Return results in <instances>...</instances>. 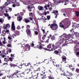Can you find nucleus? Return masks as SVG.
<instances>
[{
	"mask_svg": "<svg viewBox=\"0 0 79 79\" xmlns=\"http://www.w3.org/2000/svg\"><path fill=\"white\" fill-rule=\"evenodd\" d=\"M67 35L66 33L63 34L60 36V40L61 41H64L66 40V39L65 38L66 37H70L69 35Z\"/></svg>",
	"mask_w": 79,
	"mask_h": 79,
	"instance_id": "nucleus-4",
	"label": "nucleus"
},
{
	"mask_svg": "<svg viewBox=\"0 0 79 79\" xmlns=\"http://www.w3.org/2000/svg\"><path fill=\"white\" fill-rule=\"evenodd\" d=\"M7 57L9 58L8 59V61H13V57H10L9 56H7Z\"/></svg>",
	"mask_w": 79,
	"mask_h": 79,
	"instance_id": "nucleus-17",
	"label": "nucleus"
},
{
	"mask_svg": "<svg viewBox=\"0 0 79 79\" xmlns=\"http://www.w3.org/2000/svg\"><path fill=\"white\" fill-rule=\"evenodd\" d=\"M21 75H22V73L21 72V71H19L18 75H20V76H21Z\"/></svg>",
	"mask_w": 79,
	"mask_h": 79,
	"instance_id": "nucleus-40",
	"label": "nucleus"
},
{
	"mask_svg": "<svg viewBox=\"0 0 79 79\" xmlns=\"http://www.w3.org/2000/svg\"><path fill=\"white\" fill-rule=\"evenodd\" d=\"M67 74L66 75V77L67 78H69V77H71L73 76V73L71 72H69L68 71L67 72Z\"/></svg>",
	"mask_w": 79,
	"mask_h": 79,
	"instance_id": "nucleus-7",
	"label": "nucleus"
},
{
	"mask_svg": "<svg viewBox=\"0 0 79 79\" xmlns=\"http://www.w3.org/2000/svg\"><path fill=\"white\" fill-rule=\"evenodd\" d=\"M58 10H56V13H55V15L58 16Z\"/></svg>",
	"mask_w": 79,
	"mask_h": 79,
	"instance_id": "nucleus-42",
	"label": "nucleus"
},
{
	"mask_svg": "<svg viewBox=\"0 0 79 79\" xmlns=\"http://www.w3.org/2000/svg\"><path fill=\"white\" fill-rule=\"evenodd\" d=\"M52 62H53V63H54V64H55V63H56V61H55V60L54 59H53L52 60Z\"/></svg>",
	"mask_w": 79,
	"mask_h": 79,
	"instance_id": "nucleus-51",
	"label": "nucleus"
},
{
	"mask_svg": "<svg viewBox=\"0 0 79 79\" xmlns=\"http://www.w3.org/2000/svg\"><path fill=\"white\" fill-rule=\"evenodd\" d=\"M50 26V27L52 30L55 31L56 30H57V29H58L57 24L55 23V22H54L51 25L50 24H49L48 26Z\"/></svg>",
	"mask_w": 79,
	"mask_h": 79,
	"instance_id": "nucleus-2",
	"label": "nucleus"
},
{
	"mask_svg": "<svg viewBox=\"0 0 79 79\" xmlns=\"http://www.w3.org/2000/svg\"><path fill=\"white\" fill-rule=\"evenodd\" d=\"M4 15L6 17V16H9V15L8 14H6V13L4 14Z\"/></svg>",
	"mask_w": 79,
	"mask_h": 79,
	"instance_id": "nucleus-56",
	"label": "nucleus"
},
{
	"mask_svg": "<svg viewBox=\"0 0 79 79\" xmlns=\"http://www.w3.org/2000/svg\"><path fill=\"white\" fill-rule=\"evenodd\" d=\"M76 15L77 16V17H79V12L78 11H76Z\"/></svg>",
	"mask_w": 79,
	"mask_h": 79,
	"instance_id": "nucleus-30",
	"label": "nucleus"
},
{
	"mask_svg": "<svg viewBox=\"0 0 79 79\" xmlns=\"http://www.w3.org/2000/svg\"><path fill=\"white\" fill-rule=\"evenodd\" d=\"M49 79H54V77L52 75H50V76L48 77Z\"/></svg>",
	"mask_w": 79,
	"mask_h": 79,
	"instance_id": "nucleus-29",
	"label": "nucleus"
},
{
	"mask_svg": "<svg viewBox=\"0 0 79 79\" xmlns=\"http://www.w3.org/2000/svg\"><path fill=\"white\" fill-rule=\"evenodd\" d=\"M11 2L12 3H15L16 2V0H12Z\"/></svg>",
	"mask_w": 79,
	"mask_h": 79,
	"instance_id": "nucleus-32",
	"label": "nucleus"
},
{
	"mask_svg": "<svg viewBox=\"0 0 79 79\" xmlns=\"http://www.w3.org/2000/svg\"><path fill=\"white\" fill-rule=\"evenodd\" d=\"M30 63H28L27 64H24L26 67H27V66L28 67H31V64H30Z\"/></svg>",
	"mask_w": 79,
	"mask_h": 79,
	"instance_id": "nucleus-16",
	"label": "nucleus"
},
{
	"mask_svg": "<svg viewBox=\"0 0 79 79\" xmlns=\"http://www.w3.org/2000/svg\"><path fill=\"white\" fill-rule=\"evenodd\" d=\"M8 39L9 40H11L12 38L8 36Z\"/></svg>",
	"mask_w": 79,
	"mask_h": 79,
	"instance_id": "nucleus-64",
	"label": "nucleus"
},
{
	"mask_svg": "<svg viewBox=\"0 0 79 79\" xmlns=\"http://www.w3.org/2000/svg\"><path fill=\"white\" fill-rule=\"evenodd\" d=\"M35 35H37L39 34V32H38L37 31H35Z\"/></svg>",
	"mask_w": 79,
	"mask_h": 79,
	"instance_id": "nucleus-41",
	"label": "nucleus"
},
{
	"mask_svg": "<svg viewBox=\"0 0 79 79\" xmlns=\"http://www.w3.org/2000/svg\"><path fill=\"white\" fill-rule=\"evenodd\" d=\"M69 2V0H65V4H64V5H67V4H68V2Z\"/></svg>",
	"mask_w": 79,
	"mask_h": 79,
	"instance_id": "nucleus-35",
	"label": "nucleus"
},
{
	"mask_svg": "<svg viewBox=\"0 0 79 79\" xmlns=\"http://www.w3.org/2000/svg\"><path fill=\"white\" fill-rule=\"evenodd\" d=\"M7 47H12V46L11 45V44H9L7 45Z\"/></svg>",
	"mask_w": 79,
	"mask_h": 79,
	"instance_id": "nucleus-44",
	"label": "nucleus"
},
{
	"mask_svg": "<svg viewBox=\"0 0 79 79\" xmlns=\"http://www.w3.org/2000/svg\"><path fill=\"white\" fill-rule=\"evenodd\" d=\"M25 48L27 51H29L31 49V46L29 45L28 44H27L25 45Z\"/></svg>",
	"mask_w": 79,
	"mask_h": 79,
	"instance_id": "nucleus-8",
	"label": "nucleus"
},
{
	"mask_svg": "<svg viewBox=\"0 0 79 79\" xmlns=\"http://www.w3.org/2000/svg\"><path fill=\"white\" fill-rule=\"evenodd\" d=\"M20 15H21V16H23L24 15V13L23 12H21L20 13Z\"/></svg>",
	"mask_w": 79,
	"mask_h": 79,
	"instance_id": "nucleus-58",
	"label": "nucleus"
},
{
	"mask_svg": "<svg viewBox=\"0 0 79 79\" xmlns=\"http://www.w3.org/2000/svg\"><path fill=\"white\" fill-rule=\"evenodd\" d=\"M69 67L70 69L73 71H74L75 70V68L74 67L71 68H72V66L71 67L70 65L69 66Z\"/></svg>",
	"mask_w": 79,
	"mask_h": 79,
	"instance_id": "nucleus-28",
	"label": "nucleus"
},
{
	"mask_svg": "<svg viewBox=\"0 0 79 79\" xmlns=\"http://www.w3.org/2000/svg\"><path fill=\"white\" fill-rule=\"evenodd\" d=\"M19 71H18V70H16L15 72V73L16 74H18V72H19Z\"/></svg>",
	"mask_w": 79,
	"mask_h": 79,
	"instance_id": "nucleus-52",
	"label": "nucleus"
},
{
	"mask_svg": "<svg viewBox=\"0 0 79 79\" xmlns=\"http://www.w3.org/2000/svg\"><path fill=\"white\" fill-rule=\"evenodd\" d=\"M11 29L13 31L15 30V22H13L11 25Z\"/></svg>",
	"mask_w": 79,
	"mask_h": 79,
	"instance_id": "nucleus-12",
	"label": "nucleus"
},
{
	"mask_svg": "<svg viewBox=\"0 0 79 79\" xmlns=\"http://www.w3.org/2000/svg\"><path fill=\"white\" fill-rule=\"evenodd\" d=\"M16 34L17 35H20V32L18 31H17Z\"/></svg>",
	"mask_w": 79,
	"mask_h": 79,
	"instance_id": "nucleus-37",
	"label": "nucleus"
},
{
	"mask_svg": "<svg viewBox=\"0 0 79 79\" xmlns=\"http://www.w3.org/2000/svg\"><path fill=\"white\" fill-rule=\"evenodd\" d=\"M4 61H6V62H7V63H8V60L7 59H6V58H4Z\"/></svg>",
	"mask_w": 79,
	"mask_h": 79,
	"instance_id": "nucleus-59",
	"label": "nucleus"
},
{
	"mask_svg": "<svg viewBox=\"0 0 79 79\" xmlns=\"http://www.w3.org/2000/svg\"><path fill=\"white\" fill-rule=\"evenodd\" d=\"M31 69H25V72L27 73V74H29L30 73V72H32V70H31Z\"/></svg>",
	"mask_w": 79,
	"mask_h": 79,
	"instance_id": "nucleus-10",
	"label": "nucleus"
},
{
	"mask_svg": "<svg viewBox=\"0 0 79 79\" xmlns=\"http://www.w3.org/2000/svg\"><path fill=\"white\" fill-rule=\"evenodd\" d=\"M54 66H56V67H57V68H58L59 69H60V71H61L62 70H64L62 68V67L61 66V64H54Z\"/></svg>",
	"mask_w": 79,
	"mask_h": 79,
	"instance_id": "nucleus-6",
	"label": "nucleus"
},
{
	"mask_svg": "<svg viewBox=\"0 0 79 79\" xmlns=\"http://www.w3.org/2000/svg\"><path fill=\"white\" fill-rule=\"evenodd\" d=\"M12 75H11L9 76H7V77H9V79H10V78H11L12 77H12Z\"/></svg>",
	"mask_w": 79,
	"mask_h": 79,
	"instance_id": "nucleus-47",
	"label": "nucleus"
},
{
	"mask_svg": "<svg viewBox=\"0 0 79 79\" xmlns=\"http://www.w3.org/2000/svg\"><path fill=\"white\" fill-rule=\"evenodd\" d=\"M62 59L63 61H66V57L64 56L63 55L62 56Z\"/></svg>",
	"mask_w": 79,
	"mask_h": 79,
	"instance_id": "nucleus-15",
	"label": "nucleus"
},
{
	"mask_svg": "<svg viewBox=\"0 0 79 79\" xmlns=\"http://www.w3.org/2000/svg\"><path fill=\"white\" fill-rule=\"evenodd\" d=\"M48 48H52V44H49L47 46Z\"/></svg>",
	"mask_w": 79,
	"mask_h": 79,
	"instance_id": "nucleus-22",
	"label": "nucleus"
},
{
	"mask_svg": "<svg viewBox=\"0 0 79 79\" xmlns=\"http://www.w3.org/2000/svg\"><path fill=\"white\" fill-rule=\"evenodd\" d=\"M15 55V54L13 55L12 54H11L10 55V56L11 57H12L13 59H14V58H13L14 57H15V56H14Z\"/></svg>",
	"mask_w": 79,
	"mask_h": 79,
	"instance_id": "nucleus-46",
	"label": "nucleus"
},
{
	"mask_svg": "<svg viewBox=\"0 0 79 79\" xmlns=\"http://www.w3.org/2000/svg\"><path fill=\"white\" fill-rule=\"evenodd\" d=\"M58 52L59 53H61V50L60 49H58Z\"/></svg>",
	"mask_w": 79,
	"mask_h": 79,
	"instance_id": "nucleus-60",
	"label": "nucleus"
},
{
	"mask_svg": "<svg viewBox=\"0 0 79 79\" xmlns=\"http://www.w3.org/2000/svg\"><path fill=\"white\" fill-rule=\"evenodd\" d=\"M42 73H43L42 74H41V76L42 75L43 76H44V74H45V72H44L43 71L42 72Z\"/></svg>",
	"mask_w": 79,
	"mask_h": 79,
	"instance_id": "nucleus-54",
	"label": "nucleus"
},
{
	"mask_svg": "<svg viewBox=\"0 0 79 79\" xmlns=\"http://www.w3.org/2000/svg\"><path fill=\"white\" fill-rule=\"evenodd\" d=\"M15 5H16V6H20V4L19 3L16 2L15 3Z\"/></svg>",
	"mask_w": 79,
	"mask_h": 79,
	"instance_id": "nucleus-25",
	"label": "nucleus"
},
{
	"mask_svg": "<svg viewBox=\"0 0 79 79\" xmlns=\"http://www.w3.org/2000/svg\"><path fill=\"white\" fill-rule=\"evenodd\" d=\"M23 19V17L21 16L20 15H19L17 17V20L19 21H20Z\"/></svg>",
	"mask_w": 79,
	"mask_h": 79,
	"instance_id": "nucleus-13",
	"label": "nucleus"
},
{
	"mask_svg": "<svg viewBox=\"0 0 79 79\" xmlns=\"http://www.w3.org/2000/svg\"><path fill=\"white\" fill-rule=\"evenodd\" d=\"M28 8L29 9V11H32V10H31V9H32V7H30V6H28Z\"/></svg>",
	"mask_w": 79,
	"mask_h": 79,
	"instance_id": "nucleus-33",
	"label": "nucleus"
},
{
	"mask_svg": "<svg viewBox=\"0 0 79 79\" xmlns=\"http://www.w3.org/2000/svg\"><path fill=\"white\" fill-rule=\"evenodd\" d=\"M67 43V41L65 42V43L64 44V46H66L67 45H68V43Z\"/></svg>",
	"mask_w": 79,
	"mask_h": 79,
	"instance_id": "nucleus-49",
	"label": "nucleus"
},
{
	"mask_svg": "<svg viewBox=\"0 0 79 79\" xmlns=\"http://www.w3.org/2000/svg\"><path fill=\"white\" fill-rule=\"evenodd\" d=\"M38 9H39V10H42V9H43V7L42 6H39L38 7Z\"/></svg>",
	"mask_w": 79,
	"mask_h": 79,
	"instance_id": "nucleus-27",
	"label": "nucleus"
},
{
	"mask_svg": "<svg viewBox=\"0 0 79 79\" xmlns=\"http://www.w3.org/2000/svg\"><path fill=\"white\" fill-rule=\"evenodd\" d=\"M6 31L5 30H3L2 31V33L1 34V36L5 37V36L6 35Z\"/></svg>",
	"mask_w": 79,
	"mask_h": 79,
	"instance_id": "nucleus-14",
	"label": "nucleus"
},
{
	"mask_svg": "<svg viewBox=\"0 0 79 79\" xmlns=\"http://www.w3.org/2000/svg\"><path fill=\"white\" fill-rule=\"evenodd\" d=\"M15 76H17V77H18L17 75H16L15 73L13 74L12 75V77H15Z\"/></svg>",
	"mask_w": 79,
	"mask_h": 79,
	"instance_id": "nucleus-23",
	"label": "nucleus"
},
{
	"mask_svg": "<svg viewBox=\"0 0 79 79\" xmlns=\"http://www.w3.org/2000/svg\"><path fill=\"white\" fill-rule=\"evenodd\" d=\"M54 53L56 55H59V52L57 50H55L54 51Z\"/></svg>",
	"mask_w": 79,
	"mask_h": 79,
	"instance_id": "nucleus-24",
	"label": "nucleus"
},
{
	"mask_svg": "<svg viewBox=\"0 0 79 79\" xmlns=\"http://www.w3.org/2000/svg\"><path fill=\"white\" fill-rule=\"evenodd\" d=\"M61 73V75H63L64 73V70H60Z\"/></svg>",
	"mask_w": 79,
	"mask_h": 79,
	"instance_id": "nucleus-31",
	"label": "nucleus"
},
{
	"mask_svg": "<svg viewBox=\"0 0 79 79\" xmlns=\"http://www.w3.org/2000/svg\"><path fill=\"white\" fill-rule=\"evenodd\" d=\"M76 72L77 73H79V69H77L76 70Z\"/></svg>",
	"mask_w": 79,
	"mask_h": 79,
	"instance_id": "nucleus-43",
	"label": "nucleus"
},
{
	"mask_svg": "<svg viewBox=\"0 0 79 79\" xmlns=\"http://www.w3.org/2000/svg\"><path fill=\"white\" fill-rule=\"evenodd\" d=\"M60 27H61L62 28H64V26L63 25H60Z\"/></svg>",
	"mask_w": 79,
	"mask_h": 79,
	"instance_id": "nucleus-45",
	"label": "nucleus"
},
{
	"mask_svg": "<svg viewBox=\"0 0 79 79\" xmlns=\"http://www.w3.org/2000/svg\"><path fill=\"white\" fill-rule=\"evenodd\" d=\"M52 48H51V51H53L55 50V49H57V48H60V43L59 42H57L55 44V46L54 44H52Z\"/></svg>",
	"mask_w": 79,
	"mask_h": 79,
	"instance_id": "nucleus-3",
	"label": "nucleus"
},
{
	"mask_svg": "<svg viewBox=\"0 0 79 79\" xmlns=\"http://www.w3.org/2000/svg\"><path fill=\"white\" fill-rule=\"evenodd\" d=\"M3 27V28L4 29H8V28H9L10 27V25L8 24H7L6 25L5 24H4Z\"/></svg>",
	"mask_w": 79,
	"mask_h": 79,
	"instance_id": "nucleus-9",
	"label": "nucleus"
},
{
	"mask_svg": "<svg viewBox=\"0 0 79 79\" xmlns=\"http://www.w3.org/2000/svg\"><path fill=\"white\" fill-rule=\"evenodd\" d=\"M5 7L4 6H3V7L1 9V10H5Z\"/></svg>",
	"mask_w": 79,
	"mask_h": 79,
	"instance_id": "nucleus-50",
	"label": "nucleus"
},
{
	"mask_svg": "<svg viewBox=\"0 0 79 79\" xmlns=\"http://www.w3.org/2000/svg\"><path fill=\"white\" fill-rule=\"evenodd\" d=\"M46 36H47V35H44L42 37V39H43V40H44V39L46 38Z\"/></svg>",
	"mask_w": 79,
	"mask_h": 79,
	"instance_id": "nucleus-34",
	"label": "nucleus"
},
{
	"mask_svg": "<svg viewBox=\"0 0 79 79\" xmlns=\"http://www.w3.org/2000/svg\"><path fill=\"white\" fill-rule=\"evenodd\" d=\"M10 4H11V0H7V2H6L5 3V6H8Z\"/></svg>",
	"mask_w": 79,
	"mask_h": 79,
	"instance_id": "nucleus-11",
	"label": "nucleus"
},
{
	"mask_svg": "<svg viewBox=\"0 0 79 79\" xmlns=\"http://www.w3.org/2000/svg\"><path fill=\"white\" fill-rule=\"evenodd\" d=\"M23 66V65H22V64H20L19 65V66H18V68H20L21 69L22 68V66Z\"/></svg>",
	"mask_w": 79,
	"mask_h": 79,
	"instance_id": "nucleus-39",
	"label": "nucleus"
},
{
	"mask_svg": "<svg viewBox=\"0 0 79 79\" xmlns=\"http://www.w3.org/2000/svg\"><path fill=\"white\" fill-rule=\"evenodd\" d=\"M51 39L52 41L54 40L55 39V37L54 35L52 36V37L51 38Z\"/></svg>",
	"mask_w": 79,
	"mask_h": 79,
	"instance_id": "nucleus-26",
	"label": "nucleus"
},
{
	"mask_svg": "<svg viewBox=\"0 0 79 79\" xmlns=\"http://www.w3.org/2000/svg\"><path fill=\"white\" fill-rule=\"evenodd\" d=\"M25 45V44H22V47H26Z\"/></svg>",
	"mask_w": 79,
	"mask_h": 79,
	"instance_id": "nucleus-57",
	"label": "nucleus"
},
{
	"mask_svg": "<svg viewBox=\"0 0 79 79\" xmlns=\"http://www.w3.org/2000/svg\"><path fill=\"white\" fill-rule=\"evenodd\" d=\"M21 28H20V27L19 26H18L17 27V30H19V29H20Z\"/></svg>",
	"mask_w": 79,
	"mask_h": 79,
	"instance_id": "nucleus-55",
	"label": "nucleus"
},
{
	"mask_svg": "<svg viewBox=\"0 0 79 79\" xmlns=\"http://www.w3.org/2000/svg\"><path fill=\"white\" fill-rule=\"evenodd\" d=\"M47 7H50V5H46L44 6V8L46 9V10H48L47 9Z\"/></svg>",
	"mask_w": 79,
	"mask_h": 79,
	"instance_id": "nucleus-21",
	"label": "nucleus"
},
{
	"mask_svg": "<svg viewBox=\"0 0 79 79\" xmlns=\"http://www.w3.org/2000/svg\"><path fill=\"white\" fill-rule=\"evenodd\" d=\"M50 6H51V7H53L55 6V3H51V4L50 5Z\"/></svg>",
	"mask_w": 79,
	"mask_h": 79,
	"instance_id": "nucleus-36",
	"label": "nucleus"
},
{
	"mask_svg": "<svg viewBox=\"0 0 79 79\" xmlns=\"http://www.w3.org/2000/svg\"><path fill=\"white\" fill-rule=\"evenodd\" d=\"M16 34L15 33V34H13L12 35V37H13V38H15V37H16Z\"/></svg>",
	"mask_w": 79,
	"mask_h": 79,
	"instance_id": "nucleus-38",
	"label": "nucleus"
},
{
	"mask_svg": "<svg viewBox=\"0 0 79 79\" xmlns=\"http://www.w3.org/2000/svg\"><path fill=\"white\" fill-rule=\"evenodd\" d=\"M0 46H1V47H3V44H2V42L0 41Z\"/></svg>",
	"mask_w": 79,
	"mask_h": 79,
	"instance_id": "nucleus-61",
	"label": "nucleus"
},
{
	"mask_svg": "<svg viewBox=\"0 0 79 79\" xmlns=\"http://www.w3.org/2000/svg\"><path fill=\"white\" fill-rule=\"evenodd\" d=\"M52 35H49V36L48 37V38L49 40L50 39V37H52Z\"/></svg>",
	"mask_w": 79,
	"mask_h": 79,
	"instance_id": "nucleus-63",
	"label": "nucleus"
},
{
	"mask_svg": "<svg viewBox=\"0 0 79 79\" xmlns=\"http://www.w3.org/2000/svg\"><path fill=\"white\" fill-rule=\"evenodd\" d=\"M47 19H48V20H49V19H50V16H47Z\"/></svg>",
	"mask_w": 79,
	"mask_h": 79,
	"instance_id": "nucleus-48",
	"label": "nucleus"
},
{
	"mask_svg": "<svg viewBox=\"0 0 79 79\" xmlns=\"http://www.w3.org/2000/svg\"><path fill=\"white\" fill-rule=\"evenodd\" d=\"M41 70V69H40V68L39 67L38 69H37V70L36 71H40Z\"/></svg>",
	"mask_w": 79,
	"mask_h": 79,
	"instance_id": "nucleus-62",
	"label": "nucleus"
},
{
	"mask_svg": "<svg viewBox=\"0 0 79 79\" xmlns=\"http://www.w3.org/2000/svg\"><path fill=\"white\" fill-rule=\"evenodd\" d=\"M24 22L25 23H29L30 22V21L29 20L25 18L24 19Z\"/></svg>",
	"mask_w": 79,
	"mask_h": 79,
	"instance_id": "nucleus-18",
	"label": "nucleus"
},
{
	"mask_svg": "<svg viewBox=\"0 0 79 79\" xmlns=\"http://www.w3.org/2000/svg\"><path fill=\"white\" fill-rule=\"evenodd\" d=\"M74 50H75V52H77V49H76V47L74 48Z\"/></svg>",
	"mask_w": 79,
	"mask_h": 79,
	"instance_id": "nucleus-53",
	"label": "nucleus"
},
{
	"mask_svg": "<svg viewBox=\"0 0 79 79\" xmlns=\"http://www.w3.org/2000/svg\"><path fill=\"white\" fill-rule=\"evenodd\" d=\"M37 47L38 48H39V49H40V50H42V49H43V48H42V46L39 45L37 46Z\"/></svg>",
	"mask_w": 79,
	"mask_h": 79,
	"instance_id": "nucleus-19",
	"label": "nucleus"
},
{
	"mask_svg": "<svg viewBox=\"0 0 79 79\" xmlns=\"http://www.w3.org/2000/svg\"><path fill=\"white\" fill-rule=\"evenodd\" d=\"M26 32L28 35L30 37H32V34H31V31L30 30L31 26L29 25H26Z\"/></svg>",
	"mask_w": 79,
	"mask_h": 79,
	"instance_id": "nucleus-1",
	"label": "nucleus"
},
{
	"mask_svg": "<svg viewBox=\"0 0 79 79\" xmlns=\"http://www.w3.org/2000/svg\"><path fill=\"white\" fill-rule=\"evenodd\" d=\"M10 66L11 67H15L16 66H17V65L14 64H10Z\"/></svg>",
	"mask_w": 79,
	"mask_h": 79,
	"instance_id": "nucleus-20",
	"label": "nucleus"
},
{
	"mask_svg": "<svg viewBox=\"0 0 79 79\" xmlns=\"http://www.w3.org/2000/svg\"><path fill=\"white\" fill-rule=\"evenodd\" d=\"M0 56H1V58H5V56L6 55V53L5 52V50H2V52L1 51H0Z\"/></svg>",
	"mask_w": 79,
	"mask_h": 79,
	"instance_id": "nucleus-5",
	"label": "nucleus"
}]
</instances>
